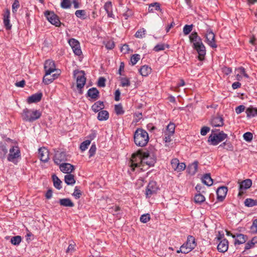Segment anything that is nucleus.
Here are the masks:
<instances>
[{"label": "nucleus", "mask_w": 257, "mask_h": 257, "mask_svg": "<svg viewBox=\"0 0 257 257\" xmlns=\"http://www.w3.org/2000/svg\"><path fill=\"white\" fill-rule=\"evenodd\" d=\"M210 122L213 127H220L224 125V119L222 115H217L212 117Z\"/></svg>", "instance_id": "obj_14"}, {"label": "nucleus", "mask_w": 257, "mask_h": 257, "mask_svg": "<svg viewBox=\"0 0 257 257\" xmlns=\"http://www.w3.org/2000/svg\"><path fill=\"white\" fill-rule=\"evenodd\" d=\"M198 162L197 161H194L188 167V172L190 174L193 175L197 171Z\"/></svg>", "instance_id": "obj_30"}, {"label": "nucleus", "mask_w": 257, "mask_h": 257, "mask_svg": "<svg viewBox=\"0 0 257 257\" xmlns=\"http://www.w3.org/2000/svg\"><path fill=\"white\" fill-rule=\"evenodd\" d=\"M7 159L9 162L16 163L17 159L21 157L20 151L18 147L13 146L10 149Z\"/></svg>", "instance_id": "obj_8"}, {"label": "nucleus", "mask_w": 257, "mask_h": 257, "mask_svg": "<svg viewBox=\"0 0 257 257\" xmlns=\"http://www.w3.org/2000/svg\"><path fill=\"white\" fill-rule=\"evenodd\" d=\"M121 85L123 87L128 86L130 85V82L127 78H121L120 79Z\"/></svg>", "instance_id": "obj_56"}, {"label": "nucleus", "mask_w": 257, "mask_h": 257, "mask_svg": "<svg viewBox=\"0 0 257 257\" xmlns=\"http://www.w3.org/2000/svg\"><path fill=\"white\" fill-rule=\"evenodd\" d=\"M150 220V215L149 213L144 214L141 215L140 221L143 223H147Z\"/></svg>", "instance_id": "obj_51"}, {"label": "nucleus", "mask_w": 257, "mask_h": 257, "mask_svg": "<svg viewBox=\"0 0 257 257\" xmlns=\"http://www.w3.org/2000/svg\"><path fill=\"white\" fill-rule=\"evenodd\" d=\"M99 91L95 87L90 88L87 91V96H98Z\"/></svg>", "instance_id": "obj_39"}, {"label": "nucleus", "mask_w": 257, "mask_h": 257, "mask_svg": "<svg viewBox=\"0 0 257 257\" xmlns=\"http://www.w3.org/2000/svg\"><path fill=\"white\" fill-rule=\"evenodd\" d=\"M75 14L77 17L82 20H85L87 18V15L85 10H77Z\"/></svg>", "instance_id": "obj_41"}, {"label": "nucleus", "mask_w": 257, "mask_h": 257, "mask_svg": "<svg viewBox=\"0 0 257 257\" xmlns=\"http://www.w3.org/2000/svg\"><path fill=\"white\" fill-rule=\"evenodd\" d=\"M193 48L198 54V59L201 61L203 60L204 58L205 55H206V49L203 43L202 42L199 44L194 46Z\"/></svg>", "instance_id": "obj_15"}, {"label": "nucleus", "mask_w": 257, "mask_h": 257, "mask_svg": "<svg viewBox=\"0 0 257 257\" xmlns=\"http://www.w3.org/2000/svg\"><path fill=\"white\" fill-rule=\"evenodd\" d=\"M250 228L252 231L257 232V219L253 220Z\"/></svg>", "instance_id": "obj_64"}, {"label": "nucleus", "mask_w": 257, "mask_h": 257, "mask_svg": "<svg viewBox=\"0 0 257 257\" xmlns=\"http://www.w3.org/2000/svg\"><path fill=\"white\" fill-rule=\"evenodd\" d=\"M96 150V146L94 144H93L89 150V157L90 158L92 157L95 154Z\"/></svg>", "instance_id": "obj_55"}, {"label": "nucleus", "mask_w": 257, "mask_h": 257, "mask_svg": "<svg viewBox=\"0 0 257 257\" xmlns=\"http://www.w3.org/2000/svg\"><path fill=\"white\" fill-rule=\"evenodd\" d=\"M244 203L245 206L248 207L257 206V200H254L251 198H247L245 200Z\"/></svg>", "instance_id": "obj_36"}, {"label": "nucleus", "mask_w": 257, "mask_h": 257, "mask_svg": "<svg viewBox=\"0 0 257 257\" xmlns=\"http://www.w3.org/2000/svg\"><path fill=\"white\" fill-rule=\"evenodd\" d=\"M45 16L48 21L56 27H59L61 23L59 18L54 12L47 11L45 13Z\"/></svg>", "instance_id": "obj_10"}, {"label": "nucleus", "mask_w": 257, "mask_h": 257, "mask_svg": "<svg viewBox=\"0 0 257 257\" xmlns=\"http://www.w3.org/2000/svg\"><path fill=\"white\" fill-rule=\"evenodd\" d=\"M243 137L245 141L250 142L252 140L253 135L250 132H246L243 134Z\"/></svg>", "instance_id": "obj_50"}, {"label": "nucleus", "mask_w": 257, "mask_h": 257, "mask_svg": "<svg viewBox=\"0 0 257 257\" xmlns=\"http://www.w3.org/2000/svg\"><path fill=\"white\" fill-rule=\"evenodd\" d=\"M193 25L192 24L188 25H186L183 27V32L185 35H188L192 30Z\"/></svg>", "instance_id": "obj_45"}, {"label": "nucleus", "mask_w": 257, "mask_h": 257, "mask_svg": "<svg viewBox=\"0 0 257 257\" xmlns=\"http://www.w3.org/2000/svg\"><path fill=\"white\" fill-rule=\"evenodd\" d=\"M105 81L106 79L103 77H100L99 78L97 85L99 87H104L105 85Z\"/></svg>", "instance_id": "obj_58"}, {"label": "nucleus", "mask_w": 257, "mask_h": 257, "mask_svg": "<svg viewBox=\"0 0 257 257\" xmlns=\"http://www.w3.org/2000/svg\"><path fill=\"white\" fill-rule=\"evenodd\" d=\"M139 72L143 76H147L151 72V68L148 66L144 65L139 69Z\"/></svg>", "instance_id": "obj_34"}, {"label": "nucleus", "mask_w": 257, "mask_h": 257, "mask_svg": "<svg viewBox=\"0 0 257 257\" xmlns=\"http://www.w3.org/2000/svg\"><path fill=\"white\" fill-rule=\"evenodd\" d=\"M206 39L208 44L212 48H216L215 42V35L211 30H208L206 34Z\"/></svg>", "instance_id": "obj_16"}, {"label": "nucleus", "mask_w": 257, "mask_h": 257, "mask_svg": "<svg viewBox=\"0 0 257 257\" xmlns=\"http://www.w3.org/2000/svg\"><path fill=\"white\" fill-rule=\"evenodd\" d=\"M228 191L227 187L220 186L216 190L217 198L219 201H222L226 197Z\"/></svg>", "instance_id": "obj_17"}, {"label": "nucleus", "mask_w": 257, "mask_h": 257, "mask_svg": "<svg viewBox=\"0 0 257 257\" xmlns=\"http://www.w3.org/2000/svg\"><path fill=\"white\" fill-rule=\"evenodd\" d=\"M59 168L63 173L68 174L74 170V166L69 163H62L60 165Z\"/></svg>", "instance_id": "obj_18"}, {"label": "nucleus", "mask_w": 257, "mask_h": 257, "mask_svg": "<svg viewBox=\"0 0 257 257\" xmlns=\"http://www.w3.org/2000/svg\"><path fill=\"white\" fill-rule=\"evenodd\" d=\"M140 59V55L139 54H134L131 58V61L133 65H135Z\"/></svg>", "instance_id": "obj_53"}, {"label": "nucleus", "mask_w": 257, "mask_h": 257, "mask_svg": "<svg viewBox=\"0 0 257 257\" xmlns=\"http://www.w3.org/2000/svg\"><path fill=\"white\" fill-rule=\"evenodd\" d=\"M42 97H28L27 102L29 104L37 103L41 101Z\"/></svg>", "instance_id": "obj_52"}, {"label": "nucleus", "mask_w": 257, "mask_h": 257, "mask_svg": "<svg viewBox=\"0 0 257 257\" xmlns=\"http://www.w3.org/2000/svg\"><path fill=\"white\" fill-rule=\"evenodd\" d=\"M10 12L7 10L4 15V24L7 30H10L12 28V25L10 21Z\"/></svg>", "instance_id": "obj_22"}, {"label": "nucleus", "mask_w": 257, "mask_h": 257, "mask_svg": "<svg viewBox=\"0 0 257 257\" xmlns=\"http://www.w3.org/2000/svg\"><path fill=\"white\" fill-rule=\"evenodd\" d=\"M73 196L76 198V199H79L80 198L82 192L79 189V188L78 186H76L74 188V191L73 193L72 194Z\"/></svg>", "instance_id": "obj_48"}, {"label": "nucleus", "mask_w": 257, "mask_h": 257, "mask_svg": "<svg viewBox=\"0 0 257 257\" xmlns=\"http://www.w3.org/2000/svg\"><path fill=\"white\" fill-rule=\"evenodd\" d=\"M104 108V105L103 101H98L94 103L91 106L92 110L95 112L102 110Z\"/></svg>", "instance_id": "obj_29"}, {"label": "nucleus", "mask_w": 257, "mask_h": 257, "mask_svg": "<svg viewBox=\"0 0 257 257\" xmlns=\"http://www.w3.org/2000/svg\"><path fill=\"white\" fill-rule=\"evenodd\" d=\"M236 70L238 71L241 74L243 75L245 78H248L249 76L245 72V70L244 68L242 67H240L236 69Z\"/></svg>", "instance_id": "obj_59"}, {"label": "nucleus", "mask_w": 257, "mask_h": 257, "mask_svg": "<svg viewBox=\"0 0 257 257\" xmlns=\"http://www.w3.org/2000/svg\"><path fill=\"white\" fill-rule=\"evenodd\" d=\"M228 248V241L226 238H224L217 245V250L220 252L224 253L226 252Z\"/></svg>", "instance_id": "obj_20"}, {"label": "nucleus", "mask_w": 257, "mask_h": 257, "mask_svg": "<svg viewBox=\"0 0 257 257\" xmlns=\"http://www.w3.org/2000/svg\"><path fill=\"white\" fill-rule=\"evenodd\" d=\"M52 178L53 181L54 186L58 190L61 189L62 188V181L55 174H53L52 176Z\"/></svg>", "instance_id": "obj_33"}, {"label": "nucleus", "mask_w": 257, "mask_h": 257, "mask_svg": "<svg viewBox=\"0 0 257 257\" xmlns=\"http://www.w3.org/2000/svg\"><path fill=\"white\" fill-rule=\"evenodd\" d=\"M160 9V5L158 3H154L151 4L148 8V11L149 12H154L155 10H159Z\"/></svg>", "instance_id": "obj_38"}, {"label": "nucleus", "mask_w": 257, "mask_h": 257, "mask_svg": "<svg viewBox=\"0 0 257 257\" xmlns=\"http://www.w3.org/2000/svg\"><path fill=\"white\" fill-rule=\"evenodd\" d=\"M71 6L70 0H63L61 3V7L63 9H69Z\"/></svg>", "instance_id": "obj_47"}, {"label": "nucleus", "mask_w": 257, "mask_h": 257, "mask_svg": "<svg viewBox=\"0 0 257 257\" xmlns=\"http://www.w3.org/2000/svg\"><path fill=\"white\" fill-rule=\"evenodd\" d=\"M252 185V181L249 179H245L242 181L239 184V193L238 194L239 195H241L240 192L243 190H246L249 188Z\"/></svg>", "instance_id": "obj_21"}, {"label": "nucleus", "mask_w": 257, "mask_h": 257, "mask_svg": "<svg viewBox=\"0 0 257 257\" xmlns=\"http://www.w3.org/2000/svg\"><path fill=\"white\" fill-rule=\"evenodd\" d=\"M44 70L45 75L43 78V82L49 84L54 79L58 77L59 75V69H56L55 63L53 61L48 60L45 61L44 64Z\"/></svg>", "instance_id": "obj_2"}, {"label": "nucleus", "mask_w": 257, "mask_h": 257, "mask_svg": "<svg viewBox=\"0 0 257 257\" xmlns=\"http://www.w3.org/2000/svg\"><path fill=\"white\" fill-rule=\"evenodd\" d=\"M189 40L190 42L193 43V47L202 42L201 38L196 32H193L189 36Z\"/></svg>", "instance_id": "obj_19"}, {"label": "nucleus", "mask_w": 257, "mask_h": 257, "mask_svg": "<svg viewBox=\"0 0 257 257\" xmlns=\"http://www.w3.org/2000/svg\"><path fill=\"white\" fill-rule=\"evenodd\" d=\"M165 49L164 45L163 44H157L154 48V50L156 52L164 50Z\"/></svg>", "instance_id": "obj_61"}, {"label": "nucleus", "mask_w": 257, "mask_h": 257, "mask_svg": "<svg viewBox=\"0 0 257 257\" xmlns=\"http://www.w3.org/2000/svg\"><path fill=\"white\" fill-rule=\"evenodd\" d=\"M64 181L68 185H73L75 183L74 176L71 174L66 175L64 177Z\"/></svg>", "instance_id": "obj_32"}, {"label": "nucleus", "mask_w": 257, "mask_h": 257, "mask_svg": "<svg viewBox=\"0 0 257 257\" xmlns=\"http://www.w3.org/2000/svg\"><path fill=\"white\" fill-rule=\"evenodd\" d=\"M22 240V237L20 235L13 236L11 239V242L15 245H19Z\"/></svg>", "instance_id": "obj_43"}, {"label": "nucleus", "mask_w": 257, "mask_h": 257, "mask_svg": "<svg viewBox=\"0 0 257 257\" xmlns=\"http://www.w3.org/2000/svg\"><path fill=\"white\" fill-rule=\"evenodd\" d=\"M90 143L91 141L89 140L83 142L80 146V150L82 151L86 150L87 149L88 146L90 145Z\"/></svg>", "instance_id": "obj_46"}, {"label": "nucleus", "mask_w": 257, "mask_h": 257, "mask_svg": "<svg viewBox=\"0 0 257 257\" xmlns=\"http://www.w3.org/2000/svg\"><path fill=\"white\" fill-rule=\"evenodd\" d=\"M247 117L251 118L257 115V108L250 106L245 111Z\"/></svg>", "instance_id": "obj_31"}, {"label": "nucleus", "mask_w": 257, "mask_h": 257, "mask_svg": "<svg viewBox=\"0 0 257 257\" xmlns=\"http://www.w3.org/2000/svg\"><path fill=\"white\" fill-rule=\"evenodd\" d=\"M68 43L76 55L80 56L82 54L80 43L78 40L71 38L69 39Z\"/></svg>", "instance_id": "obj_11"}, {"label": "nucleus", "mask_w": 257, "mask_h": 257, "mask_svg": "<svg viewBox=\"0 0 257 257\" xmlns=\"http://www.w3.org/2000/svg\"><path fill=\"white\" fill-rule=\"evenodd\" d=\"M175 124L170 122L167 126V131L166 132L171 135H173L175 132Z\"/></svg>", "instance_id": "obj_49"}, {"label": "nucleus", "mask_w": 257, "mask_h": 257, "mask_svg": "<svg viewBox=\"0 0 257 257\" xmlns=\"http://www.w3.org/2000/svg\"><path fill=\"white\" fill-rule=\"evenodd\" d=\"M74 75L76 78L77 87L79 89L78 93L82 94L81 88H82L86 82V78L85 77V73L84 71L75 70Z\"/></svg>", "instance_id": "obj_5"}, {"label": "nucleus", "mask_w": 257, "mask_h": 257, "mask_svg": "<svg viewBox=\"0 0 257 257\" xmlns=\"http://www.w3.org/2000/svg\"><path fill=\"white\" fill-rule=\"evenodd\" d=\"M134 139L137 146L145 147L147 145L149 140L148 133L145 130L138 128L135 132Z\"/></svg>", "instance_id": "obj_3"}, {"label": "nucleus", "mask_w": 257, "mask_h": 257, "mask_svg": "<svg viewBox=\"0 0 257 257\" xmlns=\"http://www.w3.org/2000/svg\"><path fill=\"white\" fill-rule=\"evenodd\" d=\"M70 157L65 152L57 151L55 152L53 160L55 164L60 165L61 162L68 161Z\"/></svg>", "instance_id": "obj_7"}, {"label": "nucleus", "mask_w": 257, "mask_h": 257, "mask_svg": "<svg viewBox=\"0 0 257 257\" xmlns=\"http://www.w3.org/2000/svg\"><path fill=\"white\" fill-rule=\"evenodd\" d=\"M202 182L204 184L208 186H211L213 183V181L211 177L210 174L206 173L204 174L202 178Z\"/></svg>", "instance_id": "obj_24"}, {"label": "nucleus", "mask_w": 257, "mask_h": 257, "mask_svg": "<svg viewBox=\"0 0 257 257\" xmlns=\"http://www.w3.org/2000/svg\"><path fill=\"white\" fill-rule=\"evenodd\" d=\"M172 168L177 172H180L184 170L186 168V165L184 163H180L178 159H173L171 162Z\"/></svg>", "instance_id": "obj_13"}, {"label": "nucleus", "mask_w": 257, "mask_h": 257, "mask_svg": "<svg viewBox=\"0 0 257 257\" xmlns=\"http://www.w3.org/2000/svg\"><path fill=\"white\" fill-rule=\"evenodd\" d=\"M228 137L226 134L223 131L219 132L218 134H213L209 136L208 141L210 142L211 145L216 146L219 143L224 141Z\"/></svg>", "instance_id": "obj_6"}, {"label": "nucleus", "mask_w": 257, "mask_h": 257, "mask_svg": "<svg viewBox=\"0 0 257 257\" xmlns=\"http://www.w3.org/2000/svg\"><path fill=\"white\" fill-rule=\"evenodd\" d=\"M185 246H188L191 250H193L196 246L197 243L195 241V238L192 235H189L187 237V241L184 243Z\"/></svg>", "instance_id": "obj_23"}, {"label": "nucleus", "mask_w": 257, "mask_h": 257, "mask_svg": "<svg viewBox=\"0 0 257 257\" xmlns=\"http://www.w3.org/2000/svg\"><path fill=\"white\" fill-rule=\"evenodd\" d=\"M23 119L29 122H33L39 119L42 114L38 110H32L25 108L23 111Z\"/></svg>", "instance_id": "obj_4"}, {"label": "nucleus", "mask_w": 257, "mask_h": 257, "mask_svg": "<svg viewBox=\"0 0 257 257\" xmlns=\"http://www.w3.org/2000/svg\"><path fill=\"white\" fill-rule=\"evenodd\" d=\"M8 153V149L6 147V144L3 142L0 143V159L2 160L6 158Z\"/></svg>", "instance_id": "obj_27"}, {"label": "nucleus", "mask_w": 257, "mask_h": 257, "mask_svg": "<svg viewBox=\"0 0 257 257\" xmlns=\"http://www.w3.org/2000/svg\"><path fill=\"white\" fill-rule=\"evenodd\" d=\"M39 158L41 161L47 163L49 160V151L45 147L40 148L39 150Z\"/></svg>", "instance_id": "obj_12"}, {"label": "nucleus", "mask_w": 257, "mask_h": 257, "mask_svg": "<svg viewBox=\"0 0 257 257\" xmlns=\"http://www.w3.org/2000/svg\"><path fill=\"white\" fill-rule=\"evenodd\" d=\"M109 118V113L107 110H101L98 111L97 114V119L99 121L106 120Z\"/></svg>", "instance_id": "obj_26"}, {"label": "nucleus", "mask_w": 257, "mask_h": 257, "mask_svg": "<svg viewBox=\"0 0 257 257\" xmlns=\"http://www.w3.org/2000/svg\"><path fill=\"white\" fill-rule=\"evenodd\" d=\"M60 205L64 207H72L74 206V204L69 198L60 199L59 201Z\"/></svg>", "instance_id": "obj_28"}, {"label": "nucleus", "mask_w": 257, "mask_h": 257, "mask_svg": "<svg viewBox=\"0 0 257 257\" xmlns=\"http://www.w3.org/2000/svg\"><path fill=\"white\" fill-rule=\"evenodd\" d=\"M173 136V135H171L170 134L165 132L164 133V140L165 141V142L169 143L171 141V137Z\"/></svg>", "instance_id": "obj_60"}, {"label": "nucleus", "mask_w": 257, "mask_h": 257, "mask_svg": "<svg viewBox=\"0 0 257 257\" xmlns=\"http://www.w3.org/2000/svg\"><path fill=\"white\" fill-rule=\"evenodd\" d=\"M159 189L157 182L154 181H151L148 184L145 194L147 198H150L153 195L156 194Z\"/></svg>", "instance_id": "obj_9"}, {"label": "nucleus", "mask_w": 257, "mask_h": 257, "mask_svg": "<svg viewBox=\"0 0 257 257\" xmlns=\"http://www.w3.org/2000/svg\"><path fill=\"white\" fill-rule=\"evenodd\" d=\"M156 162V157L154 155L151 156L148 151L143 152L142 150H138L136 153L132 155L131 167L134 171L135 168L144 167L145 165L149 167H153Z\"/></svg>", "instance_id": "obj_1"}, {"label": "nucleus", "mask_w": 257, "mask_h": 257, "mask_svg": "<svg viewBox=\"0 0 257 257\" xmlns=\"http://www.w3.org/2000/svg\"><path fill=\"white\" fill-rule=\"evenodd\" d=\"M255 239H257L256 236L253 237L250 241L247 242L245 244L244 250L242 252V253H243L246 250L249 249L252 247L255 243H257V241H255Z\"/></svg>", "instance_id": "obj_37"}, {"label": "nucleus", "mask_w": 257, "mask_h": 257, "mask_svg": "<svg viewBox=\"0 0 257 257\" xmlns=\"http://www.w3.org/2000/svg\"><path fill=\"white\" fill-rule=\"evenodd\" d=\"M210 131V128L208 126H204L201 129L200 134L202 136H205Z\"/></svg>", "instance_id": "obj_62"}, {"label": "nucleus", "mask_w": 257, "mask_h": 257, "mask_svg": "<svg viewBox=\"0 0 257 257\" xmlns=\"http://www.w3.org/2000/svg\"><path fill=\"white\" fill-rule=\"evenodd\" d=\"M190 248L188 247V246H186L184 244H183L180 247V251L181 253L186 254L192 250Z\"/></svg>", "instance_id": "obj_57"}, {"label": "nucleus", "mask_w": 257, "mask_h": 257, "mask_svg": "<svg viewBox=\"0 0 257 257\" xmlns=\"http://www.w3.org/2000/svg\"><path fill=\"white\" fill-rule=\"evenodd\" d=\"M205 200V197L200 193L195 195L194 196V201L196 203L201 204Z\"/></svg>", "instance_id": "obj_42"}, {"label": "nucleus", "mask_w": 257, "mask_h": 257, "mask_svg": "<svg viewBox=\"0 0 257 257\" xmlns=\"http://www.w3.org/2000/svg\"><path fill=\"white\" fill-rule=\"evenodd\" d=\"M236 237L237 238L235 239L234 241L235 244H243L245 242L247 239V237L246 235H245L241 233H236Z\"/></svg>", "instance_id": "obj_25"}, {"label": "nucleus", "mask_w": 257, "mask_h": 257, "mask_svg": "<svg viewBox=\"0 0 257 257\" xmlns=\"http://www.w3.org/2000/svg\"><path fill=\"white\" fill-rule=\"evenodd\" d=\"M218 148H223V149H226L227 151H232L233 150V146L230 142L226 141L223 142L221 144H220Z\"/></svg>", "instance_id": "obj_35"}, {"label": "nucleus", "mask_w": 257, "mask_h": 257, "mask_svg": "<svg viewBox=\"0 0 257 257\" xmlns=\"http://www.w3.org/2000/svg\"><path fill=\"white\" fill-rule=\"evenodd\" d=\"M245 108V107L243 105H240L235 108V112L237 114H240L243 112Z\"/></svg>", "instance_id": "obj_63"}, {"label": "nucleus", "mask_w": 257, "mask_h": 257, "mask_svg": "<svg viewBox=\"0 0 257 257\" xmlns=\"http://www.w3.org/2000/svg\"><path fill=\"white\" fill-rule=\"evenodd\" d=\"M146 30L144 28H142L138 31L135 34V37L137 38H143L145 37Z\"/></svg>", "instance_id": "obj_44"}, {"label": "nucleus", "mask_w": 257, "mask_h": 257, "mask_svg": "<svg viewBox=\"0 0 257 257\" xmlns=\"http://www.w3.org/2000/svg\"><path fill=\"white\" fill-rule=\"evenodd\" d=\"M20 7V3L19 0H14L12 5V11L13 13L17 12L18 9Z\"/></svg>", "instance_id": "obj_54"}, {"label": "nucleus", "mask_w": 257, "mask_h": 257, "mask_svg": "<svg viewBox=\"0 0 257 257\" xmlns=\"http://www.w3.org/2000/svg\"><path fill=\"white\" fill-rule=\"evenodd\" d=\"M114 111L117 115H121L124 113L122 105L119 103L114 105Z\"/></svg>", "instance_id": "obj_40"}]
</instances>
